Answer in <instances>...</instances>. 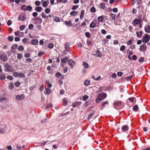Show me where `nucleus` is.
Segmentation results:
<instances>
[{"mask_svg": "<svg viewBox=\"0 0 150 150\" xmlns=\"http://www.w3.org/2000/svg\"><path fill=\"white\" fill-rule=\"evenodd\" d=\"M107 96L106 94L103 92H102L99 93L98 96L96 99V103H98L103 100Z\"/></svg>", "mask_w": 150, "mask_h": 150, "instance_id": "1", "label": "nucleus"}, {"mask_svg": "<svg viewBox=\"0 0 150 150\" xmlns=\"http://www.w3.org/2000/svg\"><path fill=\"white\" fill-rule=\"evenodd\" d=\"M4 65L5 67L6 68V69H5L6 71L9 72L14 71V69L12 67V66L8 64L7 63H5Z\"/></svg>", "mask_w": 150, "mask_h": 150, "instance_id": "2", "label": "nucleus"}, {"mask_svg": "<svg viewBox=\"0 0 150 150\" xmlns=\"http://www.w3.org/2000/svg\"><path fill=\"white\" fill-rule=\"evenodd\" d=\"M142 40L144 44L148 43L149 40V35L148 34H145L143 36Z\"/></svg>", "mask_w": 150, "mask_h": 150, "instance_id": "3", "label": "nucleus"}, {"mask_svg": "<svg viewBox=\"0 0 150 150\" xmlns=\"http://www.w3.org/2000/svg\"><path fill=\"white\" fill-rule=\"evenodd\" d=\"M68 64L71 69L73 68V66L76 64L75 62L73 60L69 59L68 61Z\"/></svg>", "mask_w": 150, "mask_h": 150, "instance_id": "4", "label": "nucleus"}, {"mask_svg": "<svg viewBox=\"0 0 150 150\" xmlns=\"http://www.w3.org/2000/svg\"><path fill=\"white\" fill-rule=\"evenodd\" d=\"M26 19L25 15L24 14H21L18 17V20H21L22 21H24Z\"/></svg>", "mask_w": 150, "mask_h": 150, "instance_id": "5", "label": "nucleus"}, {"mask_svg": "<svg viewBox=\"0 0 150 150\" xmlns=\"http://www.w3.org/2000/svg\"><path fill=\"white\" fill-rule=\"evenodd\" d=\"M146 46L144 44H142L140 46L139 50L141 51H144L146 50Z\"/></svg>", "mask_w": 150, "mask_h": 150, "instance_id": "6", "label": "nucleus"}, {"mask_svg": "<svg viewBox=\"0 0 150 150\" xmlns=\"http://www.w3.org/2000/svg\"><path fill=\"white\" fill-rule=\"evenodd\" d=\"M16 98L18 100H23L25 96L22 94L16 96Z\"/></svg>", "mask_w": 150, "mask_h": 150, "instance_id": "7", "label": "nucleus"}, {"mask_svg": "<svg viewBox=\"0 0 150 150\" xmlns=\"http://www.w3.org/2000/svg\"><path fill=\"white\" fill-rule=\"evenodd\" d=\"M97 22L96 20H93L91 23L90 25V27L91 28H93L96 27V23Z\"/></svg>", "mask_w": 150, "mask_h": 150, "instance_id": "8", "label": "nucleus"}, {"mask_svg": "<svg viewBox=\"0 0 150 150\" xmlns=\"http://www.w3.org/2000/svg\"><path fill=\"white\" fill-rule=\"evenodd\" d=\"M0 58L3 61H7V56L4 54H3L1 56Z\"/></svg>", "mask_w": 150, "mask_h": 150, "instance_id": "9", "label": "nucleus"}, {"mask_svg": "<svg viewBox=\"0 0 150 150\" xmlns=\"http://www.w3.org/2000/svg\"><path fill=\"white\" fill-rule=\"evenodd\" d=\"M64 48L66 51L69 52V42L66 43L64 45Z\"/></svg>", "mask_w": 150, "mask_h": 150, "instance_id": "10", "label": "nucleus"}, {"mask_svg": "<svg viewBox=\"0 0 150 150\" xmlns=\"http://www.w3.org/2000/svg\"><path fill=\"white\" fill-rule=\"evenodd\" d=\"M121 129L123 132H125L128 130L129 127L126 125H125L122 127Z\"/></svg>", "mask_w": 150, "mask_h": 150, "instance_id": "11", "label": "nucleus"}, {"mask_svg": "<svg viewBox=\"0 0 150 150\" xmlns=\"http://www.w3.org/2000/svg\"><path fill=\"white\" fill-rule=\"evenodd\" d=\"M145 32L147 33H150V25L145 26L144 28Z\"/></svg>", "mask_w": 150, "mask_h": 150, "instance_id": "12", "label": "nucleus"}, {"mask_svg": "<svg viewBox=\"0 0 150 150\" xmlns=\"http://www.w3.org/2000/svg\"><path fill=\"white\" fill-rule=\"evenodd\" d=\"M35 10L38 12H40L42 10V8L41 6H37L35 7Z\"/></svg>", "mask_w": 150, "mask_h": 150, "instance_id": "13", "label": "nucleus"}, {"mask_svg": "<svg viewBox=\"0 0 150 150\" xmlns=\"http://www.w3.org/2000/svg\"><path fill=\"white\" fill-rule=\"evenodd\" d=\"M139 21L140 20L137 19H135L132 21V23L134 25H135L134 24L136 25L138 24Z\"/></svg>", "mask_w": 150, "mask_h": 150, "instance_id": "14", "label": "nucleus"}, {"mask_svg": "<svg viewBox=\"0 0 150 150\" xmlns=\"http://www.w3.org/2000/svg\"><path fill=\"white\" fill-rule=\"evenodd\" d=\"M38 40L37 39H34L32 40L31 42V44L33 45H35L38 43Z\"/></svg>", "mask_w": 150, "mask_h": 150, "instance_id": "15", "label": "nucleus"}, {"mask_svg": "<svg viewBox=\"0 0 150 150\" xmlns=\"http://www.w3.org/2000/svg\"><path fill=\"white\" fill-rule=\"evenodd\" d=\"M49 3V1H44L43 4H42V6L43 7L46 8L47 7L48 4Z\"/></svg>", "mask_w": 150, "mask_h": 150, "instance_id": "16", "label": "nucleus"}, {"mask_svg": "<svg viewBox=\"0 0 150 150\" xmlns=\"http://www.w3.org/2000/svg\"><path fill=\"white\" fill-rule=\"evenodd\" d=\"M95 113V111L93 110H91V112L89 115L88 116V120L90 119L91 118L92 116L94 115Z\"/></svg>", "mask_w": 150, "mask_h": 150, "instance_id": "17", "label": "nucleus"}, {"mask_svg": "<svg viewBox=\"0 0 150 150\" xmlns=\"http://www.w3.org/2000/svg\"><path fill=\"white\" fill-rule=\"evenodd\" d=\"M14 86L13 83H10L8 86V88L9 89L12 90L14 88Z\"/></svg>", "mask_w": 150, "mask_h": 150, "instance_id": "18", "label": "nucleus"}, {"mask_svg": "<svg viewBox=\"0 0 150 150\" xmlns=\"http://www.w3.org/2000/svg\"><path fill=\"white\" fill-rule=\"evenodd\" d=\"M6 78V76L5 75V74L4 73H2L0 75V79L1 80H4Z\"/></svg>", "mask_w": 150, "mask_h": 150, "instance_id": "19", "label": "nucleus"}, {"mask_svg": "<svg viewBox=\"0 0 150 150\" xmlns=\"http://www.w3.org/2000/svg\"><path fill=\"white\" fill-rule=\"evenodd\" d=\"M41 17L47 19L48 18V16H46L44 12H42L41 13Z\"/></svg>", "mask_w": 150, "mask_h": 150, "instance_id": "20", "label": "nucleus"}, {"mask_svg": "<svg viewBox=\"0 0 150 150\" xmlns=\"http://www.w3.org/2000/svg\"><path fill=\"white\" fill-rule=\"evenodd\" d=\"M64 23L67 25L69 27H70L72 25V23L71 21H65Z\"/></svg>", "mask_w": 150, "mask_h": 150, "instance_id": "21", "label": "nucleus"}, {"mask_svg": "<svg viewBox=\"0 0 150 150\" xmlns=\"http://www.w3.org/2000/svg\"><path fill=\"white\" fill-rule=\"evenodd\" d=\"M4 128V129H1V128H0V132L1 134H4V132H5V130H6V129L7 128V126H5Z\"/></svg>", "mask_w": 150, "mask_h": 150, "instance_id": "22", "label": "nucleus"}, {"mask_svg": "<svg viewBox=\"0 0 150 150\" xmlns=\"http://www.w3.org/2000/svg\"><path fill=\"white\" fill-rule=\"evenodd\" d=\"M109 16L112 18V20H114L115 17V15L113 13H111L109 14Z\"/></svg>", "mask_w": 150, "mask_h": 150, "instance_id": "23", "label": "nucleus"}, {"mask_svg": "<svg viewBox=\"0 0 150 150\" xmlns=\"http://www.w3.org/2000/svg\"><path fill=\"white\" fill-rule=\"evenodd\" d=\"M68 58V57H66L62 59L61 60L62 62L63 63H66L67 61Z\"/></svg>", "mask_w": 150, "mask_h": 150, "instance_id": "24", "label": "nucleus"}, {"mask_svg": "<svg viewBox=\"0 0 150 150\" xmlns=\"http://www.w3.org/2000/svg\"><path fill=\"white\" fill-rule=\"evenodd\" d=\"M103 17L102 16L98 17V21L99 22H103Z\"/></svg>", "mask_w": 150, "mask_h": 150, "instance_id": "25", "label": "nucleus"}, {"mask_svg": "<svg viewBox=\"0 0 150 150\" xmlns=\"http://www.w3.org/2000/svg\"><path fill=\"white\" fill-rule=\"evenodd\" d=\"M83 65L84 67L86 68H87L88 67V64L85 62H83Z\"/></svg>", "mask_w": 150, "mask_h": 150, "instance_id": "26", "label": "nucleus"}, {"mask_svg": "<svg viewBox=\"0 0 150 150\" xmlns=\"http://www.w3.org/2000/svg\"><path fill=\"white\" fill-rule=\"evenodd\" d=\"M85 11L84 10H82L81 11L80 15V18L81 19L83 18L84 16V13Z\"/></svg>", "mask_w": 150, "mask_h": 150, "instance_id": "27", "label": "nucleus"}, {"mask_svg": "<svg viewBox=\"0 0 150 150\" xmlns=\"http://www.w3.org/2000/svg\"><path fill=\"white\" fill-rule=\"evenodd\" d=\"M90 81L88 80H86L84 82V84L85 86H87L90 83Z\"/></svg>", "mask_w": 150, "mask_h": 150, "instance_id": "28", "label": "nucleus"}, {"mask_svg": "<svg viewBox=\"0 0 150 150\" xmlns=\"http://www.w3.org/2000/svg\"><path fill=\"white\" fill-rule=\"evenodd\" d=\"M133 110L134 111H136L139 109L138 106L137 105H135L133 108Z\"/></svg>", "mask_w": 150, "mask_h": 150, "instance_id": "29", "label": "nucleus"}, {"mask_svg": "<svg viewBox=\"0 0 150 150\" xmlns=\"http://www.w3.org/2000/svg\"><path fill=\"white\" fill-rule=\"evenodd\" d=\"M78 12L76 11H72L70 12V14L73 16H74L77 14Z\"/></svg>", "mask_w": 150, "mask_h": 150, "instance_id": "30", "label": "nucleus"}, {"mask_svg": "<svg viewBox=\"0 0 150 150\" xmlns=\"http://www.w3.org/2000/svg\"><path fill=\"white\" fill-rule=\"evenodd\" d=\"M133 77V75H132L130 76H128L125 78V79L127 81H129L130 80L131 78Z\"/></svg>", "mask_w": 150, "mask_h": 150, "instance_id": "31", "label": "nucleus"}, {"mask_svg": "<svg viewBox=\"0 0 150 150\" xmlns=\"http://www.w3.org/2000/svg\"><path fill=\"white\" fill-rule=\"evenodd\" d=\"M108 102L107 101H104L102 103L101 105L104 108L105 106V104H108Z\"/></svg>", "mask_w": 150, "mask_h": 150, "instance_id": "32", "label": "nucleus"}, {"mask_svg": "<svg viewBox=\"0 0 150 150\" xmlns=\"http://www.w3.org/2000/svg\"><path fill=\"white\" fill-rule=\"evenodd\" d=\"M137 35L138 37H139L142 34V32L141 31L140 32L137 31L136 32Z\"/></svg>", "mask_w": 150, "mask_h": 150, "instance_id": "33", "label": "nucleus"}, {"mask_svg": "<svg viewBox=\"0 0 150 150\" xmlns=\"http://www.w3.org/2000/svg\"><path fill=\"white\" fill-rule=\"evenodd\" d=\"M85 35L88 38H89L91 37V35L90 33L86 32L85 33Z\"/></svg>", "mask_w": 150, "mask_h": 150, "instance_id": "34", "label": "nucleus"}, {"mask_svg": "<svg viewBox=\"0 0 150 150\" xmlns=\"http://www.w3.org/2000/svg\"><path fill=\"white\" fill-rule=\"evenodd\" d=\"M90 11L91 13H94L96 11L95 8L94 7H92L90 9Z\"/></svg>", "mask_w": 150, "mask_h": 150, "instance_id": "35", "label": "nucleus"}, {"mask_svg": "<svg viewBox=\"0 0 150 150\" xmlns=\"http://www.w3.org/2000/svg\"><path fill=\"white\" fill-rule=\"evenodd\" d=\"M100 8L102 9H104L105 7V4L103 3H102L99 4Z\"/></svg>", "mask_w": 150, "mask_h": 150, "instance_id": "36", "label": "nucleus"}, {"mask_svg": "<svg viewBox=\"0 0 150 150\" xmlns=\"http://www.w3.org/2000/svg\"><path fill=\"white\" fill-rule=\"evenodd\" d=\"M79 7V6L78 5H74L72 7V10H74L77 9Z\"/></svg>", "mask_w": 150, "mask_h": 150, "instance_id": "37", "label": "nucleus"}, {"mask_svg": "<svg viewBox=\"0 0 150 150\" xmlns=\"http://www.w3.org/2000/svg\"><path fill=\"white\" fill-rule=\"evenodd\" d=\"M35 19L37 21H39L40 23L42 22V19L40 18L37 17Z\"/></svg>", "mask_w": 150, "mask_h": 150, "instance_id": "38", "label": "nucleus"}, {"mask_svg": "<svg viewBox=\"0 0 150 150\" xmlns=\"http://www.w3.org/2000/svg\"><path fill=\"white\" fill-rule=\"evenodd\" d=\"M17 47H18V45L17 44H14L13 45H12V47H11V49L12 50L13 49L15 50V49L17 48Z\"/></svg>", "mask_w": 150, "mask_h": 150, "instance_id": "39", "label": "nucleus"}, {"mask_svg": "<svg viewBox=\"0 0 150 150\" xmlns=\"http://www.w3.org/2000/svg\"><path fill=\"white\" fill-rule=\"evenodd\" d=\"M21 9L23 11H25L27 10V6L26 5H23L21 6Z\"/></svg>", "mask_w": 150, "mask_h": 150, "instance_id": "40", "label": "nucleus"}, {"mask_svg": "<svg viewBox=\"0 0 150 150\" xmlns=\"http://www.w3.org/2000/svg\"><path fill=\"white\" fill-rule=\"evenodd\" d=\"M50 11V9L48 8H46L45 9V12L47 14L49 13Z\"/></svg>", "mask_w": 150, "mask_h": 150, "instance_id": "41", "label": "nucleus"}, {"mask_svg": "<svg viewBox=\"0 0 150 150\" xmlns=\"http://www.w3.org/2000/svg\"><path fill=\"white\" fill-rule=\"evenodd\" d=\"M63 105L64 106H66L67 103V101L66 100L65 98H64L63 100Z\"/></svg>", "mask_w": 150, "mask_h": 150, "instance_id": "42", "label": "nucleus"}, {"mask_svg": "<svg viewBox=\"0 0 150 150\" xmlns=\"http://www.w3.org/2000/svg\"><path fill=\"white\" fill-rule=\"evenodd\" d=\"M60 18L57 17H55L54 18V20L56 22L60 21Z\"/></svg>", "mask_w": 150, "mask_h": 150, "instance_id": "43", "label": "nucleus"}, {"mask_svg": "<svg viewBox=\"0 0 150 150\" xmlns=\"http://www.w3.org/2000/svg\"><path fill=\"white\" fill-rule=\"evenodd\" d=\"M25 76L24 74L22 73H19L18 74V77H24Z\"/></svg>", "mask_w": 150, "mask_h": 150, "instance_id": "44", "label": "nucleus"}, {"mask_svg": "<svg viewBox=\"0 0 150 150\" xmlns=\"http://www.w3.org/2000/svg\"><path fill=\"white\" fill-rule=\"evenodd\" d=\"M32 9V7L30 6H27V10L29 11H31Z\"/></svg>", "mask_w": 150, "mask_h": 150, "instance_id": "45", "label": "nucleus"}, {"mask_svg": "<svg viewBox=\"0 0 150 150\" xmlns=\"http://www.w3.org/2000/svg\"><path fill=\"white\" fill-rule=\"evenodd\" d=\"M20 84L21 83L18 81L15 82L14 83L15 86L17 87H18L20 85Z\"/></svg>", "mask_w": 150, "mask_h": 150, "instance_id": "46", "label": "nucleus"}, {"mask_svg": "<svg viewBox=\"0 0 150 150\" xmlns=\"http://www.w3.org/2000/svg\"><path fill=\"white\" fill-rule=\"evenodd\" d=\"M45 91H46V93L47 94H49L51 92V90L48 88H47L45 89Z\"/></svg>", "mask_w": 150, "mask_h": 150, "instance_id": "47", "label": "nucleus"}, {"mask_svg": "<svg viewBox=\"0 0 150 150\" xmlns=\"http://www.w3.org/2000/svg\"><path fill=\"white\" fill-rule=\"evenodd\" d=\"M123 74V73L121 71H119L117 72V75L118 76L121 77Z\"/></svg>", "mask_w": 150, "mask_h": 150, "instance_id": "48", "label": "nucleus"}, {"mask_svg": "<svg viewBox=\"0 0 150 150\" xmlns=\"http://www.w3.org/2000/svg\"><path fill=\"white\" fill-rule=\"evenodd\" d=\"M125 45H122L120 48V50L121 51H123L125 50Z\"/></svg>", "mask_w": 150, "mask_h": 150, "instance_id": "49", "label": "nucleus"}, {"mask_svg": "<svg viewBox=\"0 0 150 150\" xmlns=\"http://www.w3.org/2000/svg\"><path fill=\"white\" fill-rule=\"evenodd\" d=\"M30 56V54L28 53H26L24 54V56L26 58L29 57Z\"/></svg>", "mask_w": 150, "mask_h": 150, "instance_id": "50", "label": "nucleus"}, {"mask_svg": "<svg viewBox=\"0 0 150 150\" xmlns=\"http://www.w3.org/2000/svg\"><path fill=\"white\" fill-rule=\"evenodd\" d=\"M18 50L19 51H23L24 50V47L23 46H19L18 48Z\"/></svg>", "mask_w": 150, "mask_h": 150, "instance_id": "51", "label": "nucleus"}, {"mask_svg": "<svg viewBox=\"0 0 150 150\" xmlns=\"http://www.w3.org/2000/svg\"><path fill=\"white\" fill-rule=\"evenodd\" d=\"M93 55L95 57H101L102 56V54H93Z\"/></svg>", "mask_w": 150, "mask_h": 150, "instance_id": "52", "label": "nucleus"}, {"mask_svg": "<svg viewBox=\"0 0 150 150\" xmlns=\"http://www.w3.org/2000/svg\"><path fill=\"white\" fill-rule=\"evenodd\" d=\"M35 4L36 6H39L40 5V3L39 1H37L35 2Z\"/></svg>", "mask_w": 150, "mask_h": 150, "instance_id": "53", "label": "nucleus"}, {"mask_svg": "<svg viewBox=\"0 0 150 150\" xmlns=\"http://www.w3.org/2000/svg\"><path fill=\"white\" fill-rule=\"evenodd\" d=\"M34 25L32 24H30L28 26V28L30 30H32L33 28Z\"/></svg>", "mask_w": 150, "mask_h": 150, "instance_id": "54", "label": "nucleus"}, {"mask_svg": "<svg viewBox=\"0 0 150 150\" xmlns=\"http://www.w3.org/2000/svg\"><path fill=\"white\" fill-rule=\"evenodd\" d=\"M45 52H40L38 53V57H41L44 54Z\"/></svg>", "mask_w": 150, "mask_h": 150, "instance_id": "55", "label": "nucleus"}, {"mask_svg": "<svg viewBox=\"0 0 150 150\" xmlns=\"http://www.w3.org/2000/svg\"><path fill=\"white\" fill-rule=\"evenodd\" d=\"M7 78L11 80H12L13 79V78L11 76L8 75L7 76Z\"/></svg>", "mask_w": 150, "mask_h": 150, "instance_id": "56", "label": "nucleus"}, {"mask_svg": "<svg viewBox=\"0 0 150 150\" xmlns=\"http://www.w3.org/2000/svg\"><path fill=\"white\" fill-rule=\"evenodd\" d=\"M122 103L121 102H117L114 103V105L116 106H119L121 105Z\"/></svg>", "mask_w": 150, "mask_h": 150, "instance_id": "57", "label": "nucleus"}, {"mask_svg": "<svg viewBox=\"0 0 150 150\" xmlns=\"http://www.w3.org/2000/svg\"><path fill=\"white\" fill-rule=\"evenodd\" d=\"M25 28V25H23L20 27L19 29L21 30H22Z\"/></svg>", "mask_w": 150, "mask_h": 150, "instance_id": "58", "label": "nucleus"}, {"mask_svg": "<svg viewBox=\"0 0 150 150\" xmlns=\"http://www.w3.org/2000/svg\"><path fill=\"white\" fill-rule=\"evenodd\" d=\"M88 98V96L87 95H85L83 97V100H86Z\"/></svg>", "mask_w": 150, "mask_h": 150, "instance_id": "59", "label": "nucleus"}, {"mask_svg": "<svg viewBox=\"0 0 150 150\" xmlns=\"http://www.w3.org/2000/svg\"><path fill=\"white\" fill-rule=\"evenodd\" d=\"M26 62H32V60L30 58L26 59H25Z\"/></svg>", "mask_w": 150, "mask_h": 150, "instance_id": "60", "label": "nucleus"}, {"mask_svg": "<svg viewBox=\"0 0 150 150\" xmlns=\"http://www.w3.org/2000/svg\"><path fill=\"white\" fill-rule=\"evenodd\" d=\"M81 101L76 102H75V105H76V106H77L81 104Z\"/></svg>", "mask_w": 150, "mask_h": 150, "instance_id": "61", "label": "nucleus"}, {"mask_svg": "<svg viewBox=\"0 0 150 150\" xmlns=\"http://www.w3.org/2000/svg\"><path fill=\"white\" fill-rule=\"evenodd\" d=\"M137 12V10L135 8H133L132 11V13L133 14H135Z\"/></svg>", "mask_w": 150, "mask_h": 150, "instance_id": "62", "label": "nucleus"}, {"mask_svg": "<svg viewBox=\"0 0 150 150\" xmlns=\"http://www.w3.org/2000/svg\"><path fill=\"white\" fill-rule=\"evenodd\" d=\"M8 39L9 41H12L13 40V38L11 36H9L8 37Z\"/></svg>", "mask_w": 150, "mask_h": 150, "instance_id": "63", "label": "nucleus"}, {"mask_svg": "<svg viewBox=\"0 0 150 150\" xmlns=\"http://www.w3.org/2000/svg\"><path fill=\"white\" fill-rule=\"evenodd\" d=\"M144 60V57H141L139 59V62H142Z\"/></svg>", "mask_w": 150, "mask_h": 150, "instance_id": "64", "label": "nucleus"}]
</instances>
